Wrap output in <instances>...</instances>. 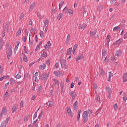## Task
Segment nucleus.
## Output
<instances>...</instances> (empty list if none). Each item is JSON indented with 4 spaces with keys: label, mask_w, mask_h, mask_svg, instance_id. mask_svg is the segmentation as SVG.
I'll use <instances>...</instances> for the list:
<instances>
[{
    "label": "nucleus",
    "mask_w": 127,
    "mask_h": 127,
    "mask_svg": "<svg viewBox=\"0 0 127 127\" xmlns=\"http://www.w3.org/2000/svg\"><path fill=\"white\" fill-rule=\"evenodd\" d=\"M92 115V110H88L87 111H84L82 114V118H83V123L85 124L87 123L88 121V116Z\"/></svg>",
    "instance_id": "obj_1"
},
{
    "label": "nucleus",
    "mask_w": 127,
    "mask_h": 127,
    "mask_svg": "<svg viewBox=\"0 0 127 127\" xmlns=\"http://www.w3.org/2000/svg\"><path fill=\"white\" fill-rule=\"evenodd\" d=\"M10 119V117H8L6 118V119L5 121H2L1 123L0 127H6V125L7 124H8V121H9V119Z\"/></svg>",
    "instance_id": "obj_2"
},
{
    "label": "nucleus",
    "mask_w": 127,
    "mask_h": 127,
    "mask_svg": "<svg viewBox=\"0 0 127 127\" xmlns=\"http://www.w3.org/2000/svg\"><path fill=\"white\" fill-rule=\"evenodd\" d=\"M70 96L72 98V101H74V100L76 99V97H77V94H76V91L74 90L73 91L70 92Z\"/></svg>",
    "instance_id": "obj_3"
},
{
    "label": "nucleus",
    "mask_w": 127,
    "mask_h": 127,
    "mask_svg": "<svg viewBox=\"0 0 127 127\" xmlns=\"http://www.w3.org/2000/svg\"><path fill=\"white\" fill-rule=\"evenodd\" d=\"M48 77H49V74L47 73H43L41 75V78L42 80H43V81H46V80L48 79Z\"/></svg>",
    "instance_id": "obj_4"
},
{
    "label": "nucleus",
    "mask_w": 127,
    "mask_h": 127,
    "mask_svg": "<svg viewBox=\"0 0 127 127\" xmlns=\"http://www.w3.org/2000/svg\"><path fill=\"white\" fill-rule=\"evenodd\" d=\"M81 11H82L83 15L87 16L88 15V12L86 10L85 6L83 5L80 9Z\"/></svg>",
    "instance_id": "obj_5"
},
{
    "label": "nucleus",
    "mask_w": 127,
    "mask_h": 127,
    "mask_svg": "<svg viewBox=\"0 0 127 127\" xmlns=\"http://www.w3.org/2000/svg\"><path fill=\"white\" fill-rule=\"evenodd\" d=\"M52 45V44H51V42H50V41H49L47 43V44L44 45V48H45V49L46 50H49V48H50V47H51Z\"/></svg>",
    "instance_id": "obj_6"
},
{
    "label": "nucleus",
    "mask_w": 127,
    "mask_h": 127,
    "mask_svg": "<svg viewBox=\"0 0 127 127\" xmlns=\"http://www.w3.org/2000/svg\"><path fill=\"white\" fill-rule=\"evenodd\" d=\"M79 29H80V30H84V29H86L87 28V25L85 24H79L78 26Z\"/></svg>",
    "instance_id": "obj_7"
},
{
    "label": "nucleus",
    "mask_w": 127,
    "mask_h": 127,
    "mask_svg": "<svg viewBox=\"0 0 127 127\" xmlns=\"http://www.w3.org/2000/svg\"><path fill=\"white\" fill-rule=\"evenodd\" d=\"M35 5H36V3L35 2L32 3L29 6V11H31L33 9V8L35 7Z\"/></svg>",
    "instance_id": "obj_8"
},
{
    "label": "nucleus",
    "mask_w": 127,
    "mask_h": 127,
    "mask_svg": "<svg viewBox=\"0 0 127 127\" xmlns=\"http://www.w3.org/2000/svg\"><path fill=\"white\" fill-rule=\"evenodd\" d=\"M123 41L124 39H123V38H121L117 40L115 43H114V45H119V44H121L122 42H123Z\"/></svg>",
    "instance_id": "obj_9"
},
{
    "label": "nucleus",
    "mask_w": 127,
    "mask_h": 127,
    "mask_svg": "<svg viewBox=\"0 0 127 127\" xmlns=\"http://www.w3.org/2000/svg\"><path fill=\"white\" fill-rule=\"evenodd\" d=\"M3 116H6L7 115V111L6 110V107H3L2 109V112L1 113Z\"/></svg>",
    "instance_id": "obj_10"
},
{
    "label": "nucleus",
    "mask_w": 127,
    "mask_h": 127,
    "mask_svg": "<svg viewBox=\"0 0 127 127\" xmlns=\"http://www.w3.org/2000/svg\"><path fill=\"white\" fill-rule=\"evenodd\" d=\"M17 109H18V105L15 104L12 107V113H15V111H17Z\"/></svg>",
    "instance_id": "obj_11"
},
{
    "label": "nucleus",
    "mask_w": 127,
    "mask_h": 127,
    "mask_svg": "<svg viewBox=\"0 0 127 127\" xmlns=\"http://www.w3.org/2000/svg\"><path fill=\"white\" fill-rule=\"evenodd\" d=\"M105 57H107V49H106L102 50V59H104Z\"/></svg>",
    "instance_id": "obj_12"
},
{
    "label": "nucleus",
    "mask_w": 127,
    "mask_h": 127,
    "mask_svg": "<svg viewBox=\"0 0 127 127\" xmlns=\"http://www.w3.org/2000/svg\"><path fill=\"white\" fill-rule=\"evenodd\" d=\"M12 54V52L11 51H7V58L8 60L10 59V57H11Z\"/></svg>",
    "instance_id": "obj_13"
},
{
    "label": "nucleus",
    "mask_w": 127,
    "mask_h": 127,
    "mask_svg": "<svg viewBox=\"0 0 127 127\" xmlns=\"http://www.w3.org/2000/svg\"><path fill=\"white\" fill-rule=\"evenodd\" d=\"M5 47L7 49V51H11V45L9 43H6Z\"/></svg>",
    "instance_id": "obj_14"
},
{
    "label": "nucleus",
    "mask_w": 127,
    "mask_h": 127,
    "mask_svg": "<svg viewBox=\"0 0 127 127\" xmlns=\"http://www.w3.org/2000/svg\"><path fill=\"white\" fill-rule=\"evenodd\" d=\"M81 59H84V56L83 54H80L76 58L77 62L79 61V60H81Z\"/></svg>",
    "instance_id": "obj_15"
},
{
    "label": "nucleus",
    "mask_w": 127,
    "mask_h": 127,
    "mask_svg": "<svg viewBox=\"0 0 127 127\" xmlns=\"http://www.w3.org/2000/svg\"><path fill=\"white\" fill-rule=\"evenodd\" d=\"M61 65L62 68H64V69H66V63L65 62V61H62L61 62Z\"/></svg>",
    "instance_id": "obj_16"
},
{
    "label": "nucleus",
    "mask_w": 127,
    "mask_h": 127,
    "mask_svg": "<svg viewBox=\"0 0 127 127\" xmlns=\"http://www.w3.org/2000/svg\"><path fill=\"white\" fill-rule=\"evenodd\" d=\"M67 113H68V114L71 118H73V114L72 113V111H71V109L67 108Z\"/></svg>",
    "instance_id": "obj_17"
},
{
    "label": "nucleus",
    "mask_w": 127,
    "mask_h": 127,
    "mask_svg": "<svg viewBox=\"0 0 127 127\" xmlns=\"http://www.w3.org/2000/svg\"><path fill=\"white\" fill-rule=\"evenodd\" d=\"M47 106L50 107V108H51V107H53L54 103L52 101H49L47 103Z\"/></svg>",
    "instance_id": "obj_18"
},
{
    "label": "nucleus",
    "mask_w": 127,
    "mask_h": 127,
    "mask_svg": "<svg viewBox=\"0 0 127 127\" xmlns=\"http://www.w3.org/2000/svg\"><path fill=\"white\" fill-rule=\"evenodd\" d=\"M123 82L127 81V73L123 74Z\"/></svg>",
    "instance_id": "obj_19"
},
{
    "label": "nucleus",
    "mask_w": 127,
    "mask_h": 127,
    "mask_svg": "<svg viewBox=\"0 0 127 127\" xmlns=\"http://www.w3.org/2000/svg\"><path fill=\"white\" fill-rule=\"evenodd\" d=\"M9 93H8V92L7 91L5 93V94L3 96V98L4 100H6L7 99V98L9 97Z\"/></svg>",
    "instance_id": "obj_20"
},
{
    "label": "nucleus",
    "mask_w": 127,
    "mask_h": 127,
    "mask_svg": "<svg viewBox=\"0 0 127 127\" xmlns=\"http://www.w3.org/2000/svg\"><path fill=\"white\" fill-rule=\"evenodd\" d=\"M122 55V51L121 50H118L115 56H118V57H120Z\"/></svg>",
    "instance_id": "obj_21"
},
{
    "label": "nucleus",
    "mask_w": 127,
    "mask_h": 127,
    "mask_svg": "<svg viewBox=\"0 0 127 127\" xmlns=\"http://www.w3.org/2000/svg\"><path fill=\"white\" fill-rule=\"evenodd\" d=\"M90 33L91 37H93L94 35L96 34V33H97V30L91 31L90 32Z\"/></svg>",
    "instance_id": "obj_22"
},
{
    "label": "nucleus",
    "mask_w": 127,
    "mask_h": 127,
    "mask_svg": "<svg viewBox=\"0 0 127 127\" xmlns=\"http://www.w3.org/2000/svg\"><path fill=\"white\" fill-rule=\"evenodd\" d=\"M73 107L74 110H75V111H77V108L78 107V101H76L75 102V103H73Z\"/></svg>",
    "instance_id": "obj_23"
},
{
    "label": "nucleus",
    "mask_w": 127,
    "mask_h": 127,
    "mask_svg": "<svg viewBox=\"0 0 127 127\" xmlns=\"http://www.w3.org/2000/svg\"><path fill=\"white\" fill-rule=\"evenodd\" d=\"M54 74L55 76H56V77H60V75L61 74V72L60 71H54Z\"/></svg>",
    "instance_id": "obj_24"
},
{
    "label": "nucleus",
    "mask_w": 127,
    "mask_h": 127,
    "mask_svg": "<svg viewBox=\"0 0 127 127\" xmlns=\"http://www.w3.org/2000/svg\"><path fill=\"white\" fill-rule=\"evenodd\" d=\"M103 7H104V6L103 5H100L97 7L98 12H100V11H102V10L103 9Z\"/></svg>",
    "instance_id": "obj_25"
},
{
    "label": "nucleus",
    "mask_w": 127,
    "mask_h": 127,
    "mask_svg": "<svg viewBox=\"0 0 127 127\" xmlns=\"http://www.w3.org/2000/svg\"><path fill=\"white\" fill-rule=\"evenodd\" d=\"M48 24H49V20H48V19H47L44 21V26L45 27H46V25H48Z\"/></svg>",
    "instance_id": "obj_26"
},
{
    "label": "nucleus",
    "mask_w": 127,
    "mask_h": 127,
    "mask_svg": "<svg viewBox=\"0 0 127 127\" xmlns=\"http://www.w3.org/2000/svg\"><path fill=\"white\" fill-rule=\"evenodd\" d=\"M45 68H46V64H44L43 65H40L39 66V69H40V70H44V69H45Z\"/></svg>",
    "instance_id": "obj_27"
},
{
    "label": "nucleus",
    "mask_w": 127,
    "mask_h": 127,
    "mask_svg": "<svg viewBox=\"0 0 127 127\" xmlns=\"http://www.w3.org/2000/svg\"><path fill=\"white\" fill-rule=\"evenodd\" d=\"M22 55H23V60L24 62H27V57L26 55L24 54V53H22Z\"/></svg>",
    "instance_id": "obj_28"
},
{
    "label": "nucleus",
    "mask_w": 127,
    "mask_h": 127,
    "mask_svg": "<svg viewBox=\"0 0 127 127\" xmlns=\"http://www.w3.org/2000/svg\"><path fill=\"white\" fill-rule=\"evenodd\" d=\"M113 109L114 111H118L119 109V106H118V104L116 103L113 105Z\"/></svg>",
    "instance_id": "obj_29"
},
{
    "label": "nucleus",
    "mask_w": 127,
    "mask_h": 127,
    "mask_svg": "<svg viewBox=\"0 0 127 127\" xmlns=\"http://www.w3.org/2000/svg\"><path fill=\"white\" fill-rule=\"evenodd\" d=\"M31 36V35L29 34V45L31 46L33 45V42L32 41H30V37Z\"/></svg>",
    "instance_id": "obj_30"
},
{
    "label": "nucleus",
    "mask_w": 127,
    "mask_h": 127,
    "mask_svg": "<svg viewBox=\"0 0 127 127\" xmlns=\"http://www.w3.org/2000/svg\"><path fill=\"white\" fill-rule=\"evenodd\" d=\"M123 100H124V102H127V94H126V93H123Z\"/></svg>",
    "instance_id": "obj_31"
},
{
    "label": "nucleus",
    "mask_w": 127,
    "mask_h": 127,
    "mask_svg": "<svg viewBox=\"0 0 127 127\" xmlns=\"http://www.w3.org/2000/svg\"><path fill=\"white\" fill-rule=\"evenodd\" d=\"M67 12L69 15H73V13H74V11L73 10L68 9Z\"/></svg>",
    "instance_id": "obj_32"
},
{
    "label": "nucleus",
    "mask_w": 127,
    "mask_h": 127,
    "mask_svg": "<svg viewBox=\"0 0 127 127\" xmlns=\"http://www.w3.org/2000/svg\"><path fill=\"white\" fill-rule=\"evenodd\" d=\"M21 34V28H19L16 32V36H19Z\"/></svg>",
    "instance_id": "obj_33"
},
{
    "label": "nucleus",
    "mask_w": 127,
    "mask_h": 127,
    "mask_svg": "<svg viewBox=\"0 0 127 127\" xmlns=\"http://www.w3.org/2000/svg\"><path fill=\"white\" fill-rule=\"evenodd\" d=\"M80 115H81V110H79L77 111V121H79V120H80Z\"/></svg>",
    "instance_id": "obj_34"
},
{
    "label": "nucleus",
    "mask_w": 127,
    "mask_h": 127,
    "mask_svg": "<svg viewBox=\"0 0 127 127\" xmlns=\"http://www.w3.org/2000/svg\"><path fill=\"white\" fill-rule=\"evenodd\" d=\"M104 62L105 64H108V63H109V59L107 57H105L104 58Z\"/></svg>",
    "instance_id": "obj_35"
},
{
    "label": "nucleus",
    "mask_w": 127,
    "mask_h": 127,
    "mask_svg": "<svg viewBox=\"0 0 127 127\" xmlns=\"http://www.w3.org/2000/svg\"><path fill=\"white\" fill-rule=\"evenodd\" d=\"M30 76L28 73H26L24 75V80H27V78H29Z\"/></svg>",
    "instance_id": "obj_36"
},
{
    "label": "nucleus",
    "mask_w": 127,
    "mask_h": 127,
    "mask_svg": "<svg viewBox=\"0 0 127 127\" xmlns=\"http://www.w3.org/2000/svg\"><path fill=\"white\" fill-rule=\"evenodd\" d=\"M63 4H64V0H62L61 3H59V9H60L62 8V6H63Z\"/></svg>",
    "instance_id": "obj_37"
},
{
    "label": "nucleus",
    "mask_w": 127,
    "mask_h": 127,
    "mask_svg": "<svg viewBox=\"0 0 127 127\" xmlns=\"http://www.w3.org/2000/svg\"><path fill=\"white\" fill-rule=\"evenodd\" d=\"M110 39H111V37H110V35H108L106 38V41L108 43V45H109V43H110Z\"/></svg>",
    "instance_id": "obj_38"
},
{
    "label": "nucleus",
    "mask_w": 127,
    "mask_h": 127,
    "mask_svg": "<svg viewBox=\"0 0 127 127\" xmlns=\"http://www.w3.org/2000/svg\"><path fill=\"white\" fill-rule=\"evenodd\" d=\"M71 52H72V48H70L67 50L66 54H71Z\"/></svg>",
    "instance_id": "obj_39"
},
{
    "label": "nucleus",
    "mask_w": 127,
    "mask_h": 127,
    "mask_svg": "<svg viewBox=\"0 0 127 127\" xmlns=\"http://www.w3.org/2000/svg\"><path fill=\"white\" fill-rule=\"evenodd\" d=\"M68 9L67 8V7H65L63 10V12L64 13H67L68 12Z\"/></svg>",
    "instance_id": "obj_40"
},
{
    "label": "nucleus",
    "mask_w": 127,
    "mask_h": 127,
    "mask_svg": "<svg viewBox=\"0 0 127 127\" xmlns=\"http://www.w3.org/2000/svg\"><path fill=\"white\" fill-rule=\"evenodd\" d=\"M23 17H24V12H22L20 14V16H19L20 20H21V19H22V18H23Z\"/></svg>",
    "instance_id": "obj_41"
},
{
    "label": "nucleus",
    "mask_w": 127,
    "mask_h": 127,
    "mask_svg": "<svg viewBox=\"0 0 127 127\" xmlns=\"http://www.w3.org/2000/svg\"><path fill=\"white\" fill-rule=\"evenodd\" d=\"M23 106H24V101L22 100L20 103V108H23Z\"/></svg>",
    "instance_id": "obj_42"
},
{
    "label": "nucleus",
    "mask_w": 127,
    "mask_h": 127,
    "mask_svg": "<svg viewBox=\"0 0 127 127\" xmlns=\"http://www.w3.org/2000/svg\"><path fill=\"white\" fill-rule=\"evenodd\" d=\"M2 46H3V41L0 40V49H2Z\"/></svg>",
    "instance_id": "obj_43"
},
{
    "label": "nucleus",
    "mask_w": 127,
    "mask_h": 127,
    "mask_svg": "<svg viewBox=\"0 0 127 127\" xmlns=\"http://www.w3.org/2000/svg\"><path fill=\"white\" fill-rule=\"evenodd\" d=\"M106 91L108 92L109 93H112V89L110 88L109 87H106Z\"/></svg>",
    "instance_id": "obj_44"
},
{
    "label": "nucleus",
    "mask_w": 127,
    "mask_h": 127,
    "mask_svg": "<svg viewBox=\"0 0 127 127\" xmlns=\"http://www.w3.org/2000/svg\"><path fill=\"white\" fill-rule=\"evenodd\" d=\"M62 17H63V14L60 13L59 14V15L58 16V19H59V20H60V19H61V18H62Z\"/></svg>",
    "instance_id": "obj_45"
},
{
    "label": "nucleus",
    "mask_w": 127,
    "mask_h": 127,
    "mask_svg": "<svg viewBox=\"0 0 127 127\" xmlns=\"http://www.w3.org/2000/svg\"><path fill=\"white\" fill-rule=\"evenodd\" d=\"M54 82H55L56 85H57L58 86H59L60 82H59V81H58V80L56 79H54Z\"/></svg>",
    "instance_id": "obj_46"
},
{
    "label": "nucleus",
    "mask_w": 127,
    "mask_h": 127,
    "mask_svg": "<svg viewBox=\"0 0 127 127\" xmlns=\"http://www.w3.org/2000/svg\"><path fill=\"white\" fill-rule=\"evenodd\" d=\"M120 27L116 26L113 28V31H118L120 29Z\"/></svg>",
    "instance_id": "obj_47"
},
{
    "label": "nucleus",
    "mask_w": 127,
    "mask_h": 127,
    "mask_svg": "<svg viewBox=\"0 0 127 127\" xmlns=\"http://www.w3.org/2000/svg\"><path fill=\"white\" fill-rule=\"evenodd\" d=\"M30 118V116H27L24 118V122H27L28 120H29V118Z\"/></svg>",
    "instance_id": "obj_48"
},
{
    "label": "nucleus",
    "mask_w": 127,
    "mask_h": 127,
    "mask_svg": "<svg viewBox=\"0 0 127 127\" xmlns=\"http://www.w3.org/2000/svg\"><path fill=\"white\" fill-rule=\"evenodd\" d=\"M10 82L11 85H13V83H15V81H14V79H13V78H11L10 79Z\"/></svg>",
    "instance_id": "obj_49"
},
{
    "label": "nucleus",
    "mask_w": 127,
    "mask_h": 127,
    "mask_svg": "<svg viewBox=\"0 0 127 127\" xmlns=\"http://www.w3.org/2000/svg\"><path fill=\"white\" fill-rule=\"evenodd\" d=\"M44 32L42 31H40V36L41 38H43V34H44Z\"/></svg>",
    "instance_id": "obj_50"
},
{
    "label": "nucleus",
    "mask_w": 127,
    "mask_h": 127,
    "mask_svg": "<svg viewBox=\"0 0 127 127\" xmlns=\"http://www.w3.org/2000/svg\"><path fill=\"white\" fill-rule=\"evenodd\" d=\"M97 89H98V85H97L96 84H94V89H95V94H97Z\"/></svg>",
    "instance_id": "obj_51"
},
{
    "label": "nucleus",
    "mask_w": 127,
    "mask_h": 127,
    "mask_svg": "<svg viewBox=\"0 0 127 127\" xmlns=\"http://www.w3.org/2000/svg\"><path fill=\"white\" fill-rule=\"evenodd\" d=\"M3 72V69H2V67L1 65H0V74L2 75V72Z\"/></svg>",
    "instance_id": "obj_52"
},
{
    "label": "nucleus",
    "mask_w": 127,
    "mask_h": 127,
    "mask_svg": "<svg viewBox=\"0 0 127 127\" xmlns=\"http://www.w3.org/2000/svg\"><path fill=\"white\" fill-rule=\"evenodd\" d=\"M117 0H110V2L111 4H114Z\"/></svg>",
    "instance_id": "obj_53"
},
{
    "label": "nucleus",
    "mask_w": 127,
    "mask_h": 127,
    "mask_svg": "<svg viewBox=\"0 0 127 127\" xmlns=\"http://www.w3.org/2000/svg\"><path fill=\"white\" fill-rule=\"evenodd\" d=\"M100 74L102 76H104V75H105V71H104V70L101 69Z\"/></svg>",
    "instance_id": "obj_54"
},
{
    "label": "nucleus",
    "mask_w": 127,
    "mask_h": 127,
    "mask_svg": "<svg viewBox=\"0 0 127 127\" xmlns=\"http://www.w3.org/2000/svg\"><path fill=\"white\" fill-rule=\"evenodd\" d=\"M59 65H60V64H59V62L55 64V67H56V69L58 68V67H59Z\"/></svg>",
    "instance_id": "obj_55"
},
{
    "label": "nucleus",
    "mask_w": 127,
    "mask_h": 127,
    "mask_svg": "<svg viewBox=\"0 0 127 127\" xmlns=\"http://www.w3.org/2000/svg\"><path fill=\"white\" fill-rule=\"evenodd\" d=\"M43 57H47V53L46 52H44L43 54H42Z\"/></svg>",
    "instance_id": "obj_56"
},
{
    "label": "nucleus",
    "mask_w": 127,
    "mask_h": 127,
    "mask_svg": "<svg viewBox=\"0 0 127 127\" xmlns=\"http://www.w3.org/2000/svg\"><path fill=\"white\" fill-rule=\"evenodd\" d=\"M40 48V46H39V45H38L37 47H36V48L35 49V51L37 52L38 51V50H39Z\"/></svg>",
    "instance_id": "obj_57"
},
{
    "label": "nucleus",
    "mask_w": 127,
    "mask_h": 127,
    "mask_svg": "<svg viewBox=\"0 0 127 127\" xmlns=\"http://www.w3.org/2000/svg\"><path fill=\"white\" fill-rule=\"evenodd\" d=\"M42 89V86L40 85L38 88V92H40L41 91Z\"/></svg>",
    "instance_id": "obj_58"
},
{
    "label": "nucleus",
    "mask_w": 127,
    "mask_h": 127,
    "mask_svg": "<svg viewBox=\"0 0 127 127\" xmlns=\"http://www.w3.org/2000/svg\"><path fill=\"white\" fill-rule=\"evenodd\" d=\"M111 77H113V73L112 72L110 71L109 72V78H111Z\"/></svg>",
    "instance_id": "obj_59"
},
{
    "label": "nucleus",
    "mask_w": 127,
    "mask_h": 127,
    "mask_svg": "<svg viewBox=\"0 0 127 127\" xmlns=\"http://www.w3.org/2000/svg\"><path fill=\"white\" fill-rule=\"evenodd\" d=\"M16 79H20V78H21V76H20V75L19 74H17L16 76Z\"/></svg>",
    "instance_id": "obj_60"
},
{
    "label": "nucleus",
    "mask_w": 127,
    "mask_h": 127,
    "mask_svg": "<svg viewBox=\"0 0 127 127\" xmlns=\"http://www.w3.org/2000/svg\"><path fill=\"white\" fill-rule=\"evenodd\" d=\"M18 46H19V42L17 41L16 42L15 47H17V48H18Z\"/></svg>",
    "instance_id": "obj_61"
},
{
    "label": "nucleus",
    "mask_w": 127,
    "mask_h": 127,
    "mask_svg": "<svg viewBox=\"0 0 127 127\" xmlns=\"http://www.w3.org/2000/svg\"><path fill=\"white\" fill-rule=\"evenodd\" d=\"M35 95H33L31 97V100L32 101H33V100H35Z\"/></svg>",
    "instance_id": "obj_62"
},
{
    "label": "nucleus",
    "mask_w": 127,
    "mask_h": 127,
    "mask_svg": "<svg viewBox=\"0 0 127 127\" xmlns=\"http://www.w3.org/2000/svg\"><path fill=\"white\" fill-rule=\"evenodd\" d=\"M39 126H40V122H38L36 125H35V127H39Z\"/></svg>",
    "instance_id": "obj_63"
},
{
    "label": "nucleus",
    "mask_w": 127,
    "mask_h": 127,
    "mask_svg": "<svg viewBox=\"0 0 127 127\" xmlns=\"http://www.w3.org/2000/svg\"><path fill=\"white\" fill-rule=\"evenodd\" d=\"M126 38H127V32L124 35V39H126Z\"/></svg>",
    "instance_id": "obj_64"
}]
</instances>
